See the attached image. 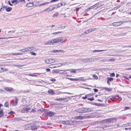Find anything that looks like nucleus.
<instances>
[{"mask_svg":"<svg viewBox=\"0 0 131 131\" xmlns=\"http://www.w3.org/2000/svg\"><path fill=\"white\" fill-rule=\"evenodd\" d=\"M116 120L117 119L115 118H112L105 119V121L106 125H104V127L106 128L112 126V125H111L108 124L110 123H113L114 122H116Z\"/></svg>","mask_w":131,"mask_h":131,"instance_id":"obj_1","label":"nucleus"},{"mask_svg":"<svg viewBox=\"0 0 131 131\" xmlns=\"http://www.w3.org/2000/svg\"><path fill=\"white\" fill-rule=\"evenodd\" d=\"M27 126L29 127H31V129L32 130H37L38 127L34 123H30L26 125Z\"/></svg>","mask_w":131,"mask_h":131,"instance_id":"obj_2","label":"nucleus"},{"mask_svg":"<svg viewBox=\"0 0 131 131\" xmlns=\"http://www.w3.org/2000/svg\"><path fill=\"white\" fill-rule=\"evenodd\" d=\"M77 121H64V124L67 125H74L77 124Z\"/></svg>","mask_w":131,"mask_h":131,"instance_id":"obj_3","label":"nucleus"},{"mask_svg":"<svg viewBox=\"0 0 131 131\" xmlns=\"http://www.w3.org/2000/svg\"><path fill=\"white\" fill-rule=\"evenodd\" d=\"M45 63H46L50 64L57 62L56 59H47L45 60Z\"/></svg>","mask_w":131,"mask_h":131,"instance_id":"obj_4","label":"nucleus"},{"mask_svg":"<svg viewBox=\"0 0 131 131\" xmlns=\"http://www.w3.org/2000/svg\"><path fill=\"white\" fill-rule=\"evenodd\" d=\"M54 8H56L55 7H52L51 6L50 7L44 10H43V11L44 12H47V11L48 12H51Z\"/></svg>","mask_w":131,"mask_h":131,"instance_id":"obj_5","label":"nucleus"},{"mask_svg":"<svg viewBox=\"0 0 131 131\" xmlns=\"http://www.w3.org/2000/svg\"><path fill=\"white\" fill-rule=\"evenodd\" d=\"M84 113L90 112L91 111V109L90 108L88 107H83Z\"/></svg>","mask_w":131,"mask_h":131,"instance_id":"obj_6","label":"nucleus"},{"mask_svg":"<svg viewBox=\"0 0 131 131\" xmlns=\"http://www.w3.org/2000/svg\"><path fill=\"white\" fill-rule=\"evenodd\" d=\"M30 110L29 108H24L21 110V112L23 113H27Z\"/></svg>","mask_w":131,"mask_h":131,"instance_id":"obj_7","label":"nucleus"},{"mask_svg":"<svg viewBox=\"0 0 131 131\" xmlns=\"http://www.w3.org/2000/svg\"><path fill=\"white\" fill-rule=\"evenodd\" d=\"M54 114L55 113L54 112H48L47 113V115L50 117L53 116L54 115Z\"/></svg>","mask_w":131,"mask_h":131,"instance_id":"obj_8","label":"nucleus"},{"mask_svg":"<svg viewBox=\"0 0 131 131\" xmlns=\"http://www.w3.org/2000/svg\"><path fill=\"white\" fill-rule=\"evenodd\" d=\"M55 100L57 101H62L64 100V101H68L67 98H57L55 99Z\"/></svg>","mask_w":131,"mask_h":131,"instance_id":"obj_9","label":"nucleus"},{"mask_svg":"<svg viewBox=\"0 0 131 131\" xmlns=\"http://www.w3.org/2000/svg\"><path fill=\"white\" fill-rule=\"evenodd\" d=\"M52 42L53 45H54L56 43H59L57 38L52 39Z\"/></svg>","mask_w":131,"mask_h":131,"instance_id":"obj_10","label":"nucleus"},{"mask_svg":"<svg viewBox=\"0 0 131 131\" xmlns=\"http://www.w3.org/2000/svg\"><path fill=\"white\" fill-rule=\"evenodd\" d=\"M84 117H85L84 116H79L75 117L74 118L76 119L82 120L83 119Z\"/></svg>","mask_w":131,"mask_h":131,"instance_id":"obj_11","label":"nucleus"},{"mask_svg":"<svg viewBox=\"0 0 131 131\" xmlns=\"http://www.w3.org/2000/svg\"><path fill=\"white\" fill-rule=\"evenodd\" d=\"M77 112L79 113H84L83 107L78 109L77 110Z\"/></svg>","mask_w":131,"mask_h":131,"instance_id":"obj_12","label":"nucleus"},{"mask_svg":"<svg viewBox=\"0 0 131 131\" xmlns=\"http://www.w3.org/2000/svg\"><path fill=\"white\" fill-rule=\"evenodd\" d=\"M99 58H90V62H93L99 59Z\"/></svg>","mask_w":131,"mask_h":131,"instance_id":"obj_13","label":"nucleus"},{"mask_svg":"<svg viewBox=\"0 0 131 131\" xmlns=\"http://www.w3.org/2000/svg\"><path fill=\"white\" fill-rule=\"evenodd\" d=\"M45 44L46 45H53L52 40H49L46 42H45Z\"/></svg>","mask_w":131,"mask_h":131,"instance_id":"obj_14","label":"nucleus"},{"mask_svg":"<svg viewBox=\"0 0 131 131\" xmlns=\"http://www.w3.org/2000/svg\"><path fill=\"white\" fill-rule=\"evenodd\" d=\"M15 102L13 103V105L14 106H16L17 105V103L18 102V99L17 97L15 98Z\"/></svg>","mask_w":131,"mask_h":131,"instance_id":"obj_15","label":"nucleus"},{"mask_svg":"<svg viewBox=\"0 0 131 131\" xmlns=\"http://www.w3.org/2000/svg\"><path fill=\"white\" fill-rule=\"evenodd\" d=\"M33 47H27L26 48V51H31L34 50Z\"/></svg>","mask_w":131,"mask_h":131,"instance_id":"obj_16","label":"nucleus"},{"mask_svg":"<svg viewBox=\"0 0 131 131\" xmlns=\"http://www.w3.org/2000/svg\"><path fill=\"white\" fill-rule=\"evenodd\" d=\"M33 4L32 3H29L27 4L26 6V7H32L33 6Z\"/></svg>","mask_w":131,"mask_h":131,"instance_id":"obj_17","label":"nucleus"},{"mask_svg":"<svg viewBox=\"0 0 131 131\" xmlns=\"http://www.w3.org/2000/svg\"><path fill=\"white\" fill-rule=\"evenodd\" d=\"M3 8H5V10L7 12L10 11L12 9V8L10 7H8V8H7L6 7H4Z\"/></svg>","mask_w":131,"mask_h":131,"instance_id":"obj_18","label":"nucleus"},{"mask_svg":"<svg viewBox=\"0 0 131 131\" xmlns=\"http://www.w3.org/2000/svg\"><path fill=\"white\" fill-rule=\"evenodd\" d=\"M48 93L51 95H54V92L51 89H50L48 91Z\"/></svg>","mask_w":131,"mask_h":131,"instance_id":"obj_19","label":"nucleus"},{"mask_svg":"<svg viewBox=\"0 0 131 131\" xmlns=\"http://www.w3.org/2000/svg\"><path fill=\"white\" fill-rule=\"evenodd\" d=\"M5 90L7 91H11L13 90V89L11 88L6 87L5 88Z\"/></svg>","mask_w":131,"mask_h":131,"instance_id":"obj_20","label":"nucleus"},{"mask_svg":"<svg viewBox=\"0 0 131 131\" xmlns=\"http://www.w3.org/2000/svg\"><path fill=\"white\" fill-rule=\"evenodd\" d=\"M67 79L70 80L71 81H79L80 80L79 79V78H77V79H73L72 78H67Z\"/></svg>","mask_w":131,"mask_h":131,"instance_id":"obj_21","label":"nucleus"},{"mask_svg":"<svg viewBox=\"0 0 131 131\" xmlns=\"http://www.w3.org/2000/svg\"><path fill=\"white\" fill-rule=\"evenodd\" d=\"M113 25L114 26H117L119 25L118 22H114L113 23Z\"/></svg>","mask_w":131,"mask_h":131,"instance_id":"obj_22","label":"nucleus"},{"mask_svg":"<svg viewBox=\"0 0 131 131\" xmlns=\"http://www.w3.org/2000/svg\"><path fill=\"white\" fill-rule=\"evenodd\" d=\"M4 115L3 111L1 110L0 111V117H2Z\"/></svg>","mask_w":131,"mask_h":131,"instance_id":"obj_23","label":"nucleus"},{"mask_svg":"<svg viewBox=\"0 0 131 131\" xmlns=\"http://www.w3.org/2000/svg\"><path fill=\"white\" fill-rule=\"evenodd\" d=\"M57 38L59 43V42H60L63 40V38L62 37H59Z\"/></svg>","mask_w":131,"mask_h":131,"instance_id":"obj_24","label":"nucleus"},{"mask_svg":"<svg viewBox=\"0 0 131 131\" xmlns=\"http://www.w3.org/2000/svg\"><path fill=\"white\" fill-rule=\"evenodd\" d=\"M128 22V21H123L118 22L119 24V25H120L124 23H127Z\"/></svg>","mask_w":131,"mask_h":131,"instance_id":"obj_25","label":"nucleus"},{"mask_svg":"<svg viewBox=\"0 0 131 131\" xmlns=\"http://www.w3.org/2000/svg\"><path fill=\"white\" fill-rule=\"evenodd\" d=\"M59 13L58 12H56L52 16V17H56L59 15Z\"/></svg>","mask_w":131,"mask_h":131,"instance_id":"obj_26","label":"nucleus"},{"mask_svg":"<svg viewBox=\"0 0 131 131\" xmlns=\"http://www.w3.org/2000/svg\"><path fill=\"white\" fill-rule=\"evenodd\" d=\"M71 70V71H70L71 73H75L76 72V70H73V69H69V70H66V71H69V70Z\"/></svg>","mask_w":131,"mask_h":131,"instance_id":"obj_27","label":"nucleus"},{"mask_svg":"<svg viewBox=\"0 0 131 131\" xmlns=\"http://www.w3.org/2000/svg\"><path fill=\"white\" fill-rule=\"evenodd\" d=\"M50 67H49L51 68H54L58 67V66H54V64H52L49 66Z\"/></svg>","mask_w":131,"mask_h":131,"instance_id":"obj_28","label":"nucleus"},{"mask_svg":"<svg viewBox=\"0 0 131 131\" xmlns=\"http://www.w3.org/2000/svg\"><path fill=\"white\" fill-rule=\"evenodd\" d=\"M105 50H94L93 51V52H102Z\"/></svg>","mask_w":131,"mask_h":131,"instance_id":"obj_29","label":"nucleus"},{"mask_svg":"<svg viewBox=\"0 0 131 131\" xmlns=\"http://www.w3.org/2000/svg\"><path fill=\"white\" fill-rule=\"evenodd\" d=\"M83 61L84 62H90V58L85 59Z\"/></svg>","mask_w":131,"mask_h":131,"instance_id":"obj_30","label":"nucleus"},{"mask_svg":"<svg viewBox=\"0 0 131 131\" xmlns=\"http://www.w3.org/2000/svg\"><path fill=\"white\" fill-rule=\"evenodd\" d=\"M23 53H13L12 54V55L13 56H15V55H21Z\"/></svg>","mask_w":131,"mask_h":131,"instance_id":"obj_31","label":"nucleus"},{"mask_svg":"<svg viewBox=\"0 0 131 131\" xmlns=\"http://www.w3.org/2000/svg\"><path fill=\"white\" fill-rule=\"evenodd\" d=\"M49 2H46L45 3H42V4L39 5V6H43V5H44L46 4H49Z\"/></svg>","mask_w":131,"mask_h":131,"instance_id":"obj_32","label":"nucleus"},{"mask_svg":"<svg viewBox=\"0 0 131 131\" xmlns=\"http://www.w3.org/2000/svg\"><path fill=\"white\" fill-rule=\"evenodd\" d=\"M94 6H93L90 7L88 8L86 10V11H88L89 10L91 9H92L94 7Z\"/></svg>","mask_w":131,"mask_h":131,"instance_id":"obj_33","label":"nucleus"},{"mask_svg":"<svg viewBox=\"0 0 131 131\" xmlns=\"http://www.w3.org/2000/svg\"><path fill=\"white\" fill-rule=\"evenodd\" d=\"M104 89H105L106 91H110L111 90V89H110L107 88H103Z\"/></svg>","mask_w":131,"mask_h":131,"instance_id":"obj_34","label":"nucleus"},{"mask_svg":"<svg viewBox=\"0 0 131 131\" xmlns=\"http://www.w3.org/2000/svg\"><path fill=\"white\" fill-rule=\"evenodd\" d=\"M15 2V4H16L18 2V1L17 0H15L12 1L11 2V3L12 4H13Z\"/></svg>","mask_w":131,"mask_h":131,"instance_id":"obj_35","label":"nucleus"},{"mask_svg":"<svg viewBox=\"0 0 131 131\" xmlns=\"http://www.w3.org/2000/svg\"><path fill=\"white\" fill-rule=\"evenodd\" d=\"M93 78H95L96 79H97L98 78L97 76L95 74H94L93 76Z\"/></svg>","mask_w":131,"mask_h":131,"instance_id":"obj_36","label":"nucleus"},{"mask_svg":"<svg viewBox=\"0 0 131 131\" xmlns=\"http://www.w3.org/2000/svg\"><path fill=\"white\" fill-rule=\"evenodd\" d=\"M62 32V31H59L58 32H55L51 34H53L54 35H56L57 34H59L61 33Z\"/></svg>","mask_w":131,"mask_h":131,"instance_id":"obj_37","label":"nucleus"},{"mask_svg":"<svg viewBox=\"0 0 131 131\" xmlns=\"http://www.w3.org/2000/svg\"><path fill=\"white\" fill-rule=\"evenodd\" d=\"M19 50L21 51L22 52H25L27 51L26 50V48L25 49H22L20 50Z\"/></svg>","mask_w":131,"mask_h":131,"instance_id":"obj_38","label":"nucleus"},{"mask_svg":"<svg viewBox=\"0 0 131 131\" xmlns=\"http://www.w3.org/2000/svg\"><path fill=\"white\" fill-rule=\"evenodd\" d=\"M54 72L56 73H58L59 72V70H54Z\"/></svg>","mask_w":131,"mask_h":131,"instance_id":"obj_39","label":"nucleus"},{"mask_svg":"<svg viewBox=\"0 0 131 131\" xmlns=\"http://www.w3.org/2000/svg\"><path fill=\"white\" fill-rule=\"evenodd\" d=\"M30 53L32 55H33L35 56H36V53L33 52H30Z\"/></svg>","mask_w":131,"mask_h":131,"instance_id":"obj_40","label":"nucleus"},{"mask_svg":"<svg viewBox=\"0 0 131 131\" xmlns=\"http://www.w3.org/2000/svg\"><path fill=\"white\" fill-rule=\"evenodd\" d=\"M67 62H65V63H61L60 65L58 66V67H60V66H61V65H64L65 64H67Z\"/></svg>","mask_w":131,"mask_h":131,"instance_id":"obj_41","label":"nucleus"},{"mask_svg":"<svg viewBox=\"0 0 131 131\" xmlns=\"http://www.w3.org/2000/svg\"><path fill=\"white\" fill-rule=\"evenodd\" d=\"M89 95H90V94H88V95H85V97H82V99H86L87 98V96H89Z\"/></svg>","mask_w":131,"mask_h":131,"instance_id":"obj_42","label":"nucleus"},{"mask_svg":"<svg viewBox=\"0 0 131 131\" xmlns=\"http://www.w3.org/2000/svg\"><path fill=\"white\" fill-rule=\"evenodd\" d=\"M60 7H61V6L60 4H59L57 5L55 7H56V8L57 9L58 8H59Z\"/></svg>","mask_w":131,"mask_h":131,"instance_id":"obj_43","label":"nucleus"},{"mask_svg":"<svg viewBox=\"0 0 131 131\" xmlns=\"http://www.w3.org/2000/svg\"><path fill=\"white\" fill-rule=\"evenodd\" d=\"M115 75V74L114 73H112L110 75V76L111 77H114Z\"/></svg>","mask_w":131,"mask_h":131,"instance_id":"obj_44","label":"nucleus"},{"mask_svg":"<svg viewBox=\"0 0 131 131\" xmlns=\"http://www.w3.org/2000/svg\"><path fill=\"white\" fill-rule=\"evenodd\" d=\"M4 71V70L2 68H0V72H2Z\"/></svg>","mask_w":131,"mask_h":131,"instance_id":"obj_45","label":"nucleus"},{"mask_svg":"<svg viewBox=\"0 0 131 131\" xmlns=\"http://www.w3.org/2000/svg\"><path fill=\"white\" fill-rule=\"evenodd\" d=\"M9 103L8 102H6L4 104L5 106H8Z\"/></svg>","mask_w":131,"mask_h":131,"instance_id":"obj_46","label":"nucleus"},{"mask_svg":"<svg viewBox=\"0 0 131 131\" xmlns=\"http://www.w3.org/2000/svg\"><path fill=\"white\" fill-rule=\"evenodd\" d=\"M58 52H61L62 53H64V51L62 50H58Z\"/></svg>","mask_w":131,"mask_h":131,"instance_id":"obj_47","label":"nucleus"},{"mask_svg":"<svg viewBox=\"0 0 131 131\" xmlns=\"http://www.w3.org/2000/svg\"><path fill=\"white\" fill-rule=\"evenodd\" d=\"M25 0H19L18 1L19 2H21L22 3H23L25 2Z\"/></svg>","mask_w":131,"mask_h":131,"instance_id":"obj_48","label":"nucleus"},{"mask_svg":"<svg viewBox=\"0 0 131 131\" xmlns=\"http://www.w3.org/2000/svg\"><path fill=\"white\" fill-rule=\"evenodd\" d=\"M126 28V27H120L118 28L119 29H125Z\"/></svg>","mask_w":131,"mask_h":131,"instance_id":"obj_49","label":"nucleus"},{"mask_svg":"<svg viewBox=\"0 0 131 131\" xmlns=\"http://www.w3.org/2000/svg\"><path fill=\"white\" fill-rule=\"evenodd\" d=\"M115 98V97H112L111 98H110V100L113 101H114Z\"/></svg>","mask_w":131,"mask_h":131,"instance_id":"obj_50","label":"nucleus"},{"mask_svg":"<svg viewBox=\"0 0 131 131\" xmlns=\"http://www.w3.org/2000/svg\"><path fill=\"white\" fill-rule=\"evenodd\" d=\"M28 75L30 76H32V77H35V76H36V75H34L33 74H29Z\"/></svg>","mask_w":131,"mask_h":131,"instance_id":"obj_51","label":"nucleus"},{"mask_svg":"<svg viewBox=\"0 0 131 131\" xmlns=\"http://www.w3.org/2000/svg\"><path fill=\"white\" fill-rule=\"evenodd\" d=\"M131 129V127H129L128 128H125V129L126 130H130Z\"/></svg>","mask_w":131,"mask_h":131,"instance_id":"obj_52","label":"nucleus"},{"mask_svg":"<svg viewBox=\"0 0 131 131\" xmlns=\"http://www.w3.org/2000/svg\"><path fill=\"white\" fill-rule=\"evenodd\" d=\"M88 100L91 101H93L94 100L93 98H91L88 99Z\"/></svg>","mask_w":131,"mask_h":131,"instance_id":"obj_53","label":"nucleus"},{"mask_svg":"<svg viewBox=\"0 0 131 131\" xmlns=\"http://www.w3.org/2000/svg\"><path fill=\"white\" fill-rule=\"evenodd\" d=\"M126 33H121L120 35L121 36H125V35H126Z\"/></svg>","mask_w":131,"mask_h":131,"instance_id":"obj_54","label":"nucleus"},{"mask_svg":"<svg viewBox=\"0 0 131 131\" xmlns=\"http://www.w3.org/2000/svg\"><path fill=\"white\" fill-rule=\"evenodd\" d=\"M86 31H85L84 32L83 34H82L81 35V36L82 35H85L86 34H87L86 33Z\"/></svg>","mask_w":131,"mask_h":131,"instance_id":"obj_55","label":"nucleus"},{"mask_svg":"<svg viewBox=\"0 0 131 131\" xmlns=\"http://www.w3.org/2000/svg\"><path fill=\"white\" fill-rule=\"evenodd\" d=\"M113 80V79L112 78H109L108 79V80L111 81H112Z\"/></svg>","mask_w":131,"mask_h":131,"instance_id":"obj_56","label":"nucleus"},{"mask_svg":"<svg viewBox=\"0 0 131 131\" xmlns=\"http://www.w3.org/2000/svg\"><path fill=\"white\" fill-rule=\"evenodd\" d=\"M14 113L13 112L11 111L10 112H9L8 113V114H12Z\"/></svg>","mask_w":131,"mask_h":131,"instance_id":"obj_57","label":"nucleus"},{"mask_svg":"<svg viewBox=\"0 0 131 131\" xmlns=\"http://www.w3.org/2000/svg\"><path fill=\"white\" fill-rule=\"evenodd\" d=\"M63 74H67V72L66 71H64L61 73Z\"/></svg>","mask_w":131,"mask_h":131,"instance_id":"obj_58","label":"nucleus"},{"mask_svg":"<svg viewBox=\"0 0 131 131\" xmlns=\"http://www.w3.org/2000/svg\"><path fill=\"white\" fill-rule=\"evenodd\" d=\"M94 91L95 92H97L98 91V90L97 89H94Z\"/></svg>","mask_w":131,"mask_h":131,"instance_id":"obj_59","label":"nucleus"},{"mask_svg":"<svg viewBox=\"0 0 131 131\" xmlns=\"http://www.w3.org/2000/svg\"><path fill=\"white\" fill-rule=\"evenodd\" d=\"M46 70L47 72H49L50 71V69L48 68L46 69Z\"/></svg>","mask_w":131,"mask_h":131,"instance_id":"obj_60","label":"nucleus"},{"mask_svg":"<svg viewBox=\"0 0 131 131\" xmlns=\"http://www.w3.org/2000/svg\"><path fill=\"white\" fill-rule=\"evenodd\" d=\"M4 92V90L0 89V93H3Z\"/></svg>","mask_w":131,"mask_h":131,"instance_id":"obj_61","label":"nucleus"},{"mask_svg":"<svg viewBox=\"0 0 131 131\" xmlns=\"http://www.w3.org/2000/svg\"><path fill=\"white\" fill-rule=\"evenodd\" d=\"M92 31H94L96 29V28H91Z\"/></svg>","mask_w":131,"mask_h":131,"instance_id":"obj_62","label":"nucleus"},{"mask_svg":"<svg viewBox=\"0 0 131 131\" xmlns=\"http://www.w3.org/2000/svg\"><path fill=\"white\" fill-rule=\"evenodd\" d=\"M50 80L52 81V82H54L56 81V80L55 79H51Z\"/></svg>","mask_w":131,"mask_h":131,"instance_id":"obj_63","label":"nucleus"},{"mask_svg":"<svg viewBox=\"0 0 131 131\" xmlns=\"http://www.w3.org/2000/svg\"><path fill=\"white\" fill-rule=\"evenodd\" d=\"M127 125L128 126H131V123H129L127 124Z\"/></svg>","mask_w":131,"mask_h":131,"instance_id":"obj_64","label":"nucleus"}]
</instances>
